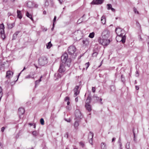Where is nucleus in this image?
Wrapping results in <instances>:
<instances>
[{
  "label": "nucleus",
  "mask_w": 149,
  "mask_h": 149,
  "mask_svg": "<svg viewBox=\"0 0 149 149\" xmlns=\"http://www.w3.org/2000/svg\"><path fill=\"white\" fill-rule=\"evenodd\" d=\"M61 61L62 63L60 64L58 70L59 73H56L54 74V76L57 77V78H61L63 75L62 73L65 71L66 68L64 66V64L68 68L70 67V65L71 59L70 58H68V55L67 53H65L62 56Z\"/></svg>",
  "instance_id": "f257e3e1"
},
{
  "label": "nucleus",
  "mask_w": 149,
  "mask_h": 149,
  "mask_svg": "<svg viewBox=\"0 0 149 149\" xmlns=\"http://www.w3.org/2000/svg\"><path fill=\"white\" fill-rule=\"evenodd\" d=\"M39 64L40 65L43 66L48 63L47 58L45 56H41L38 60Z\"/></svg>",
  "instance_id": "f03ea898"
},
{
  "label": "nucleus",
  "mask_w": 149,
  "mask_h": 149,
  "mask_svg": "<svg viewBox=\"0 0 149 149\" xmlns=\"http://www.w3.org/2000/svg\"><path fill=\"white\" fill-rule=\"evenodd\" d=\"M110 31L107 29H105L102 33V38H108L110 37Z\"/></svg>",
  "instance_id": "7ed1b4c3"
},
{
  "label": "nucleus",
  "mask_w": 149,
  "mask_h": 149,
  "mask_svg": "<svg viewBox=\"0 0 149 149\" xmlns=\"http://www.w3.org/2000/svg\"><path fill=\"white\" fill-rule=\"evenodd\" d=\"M68 53L69 55H73L76 51V49L75 47L74 46H70L68 49Z\"/></svg>",
  "instance_id": "20e7f679"
},
{
  "label": "nucleus",
  "mask_w": 149,
  "mask_h": 149,
  "mask_svg": "<svg viewBox=\"0 0 149 149\" xmlns=\"http://www.w3.org/2000/svg\"><path fill=\"white\" fill-rule=\"evenodd\" d=\"M75 116L77 118L81 119L83 118V116L82 115L80 111L77 109L75 111Z\"/></svg>",
  "instance_id": "39448f33"
},
{
  "label": "nucleus",
  "mask_w": 149,
  "mask_h": 149,
  "mask_svg": "<svg viewBox=\"0 0 149 149\" xmlns=\"http://www.w3.org/2000/svg\"><path fill=\"white\" fill-rule=\"evenodd\" d=\"M110 42V40L108 38H102L101 44L104 46H107L109 45Z\"/></svg>",
  "instance_id": "423d86ee"
},
{
  "label": "nucleus",
  "mask_w": 149,
  "mask_h": 149,
  "mask_svg": "<svg viewBox=\"0 0 149 149\" xmlns=\"http://www.w3.org/2000/svg\"><path fill=\"white\" fill-rule=\"evenodd\" d=\"M75 34L77 36L78 39L80 40L82 38L83 35L82 31L79 30H77L74 32ZM77 37H76V38Z\"/></svg>",
  "instance_id": "0eeeda50"
},
{
  "label": "nucleus",
  "mask_w": 149,
  "mask_h": 149,
  "mask_svg": "<svg viewBox=\"0 0 149 149\" xmlns=\"http://www.w3.org/2000/svg\"><path fill=\"white\" fill-rule=\"evenodd\" d=\"M79 86H75L74 91V97H75L79 93Z\"/></svg>",
  "instance_id": "6e6552de"
},
{
  "label": "nucleus",
  "mask_w": 149,
  "mask_h": 149,
  "mask_svg": "<svg viewBox=\"0 0 149 149\" xmlns=\"http://www.w3.org/2000/svg\"><path fill=\"white\" fill-rule=\"evenodd\" d=\"M93 136V132H90L88 135V139H89V142L91 144H92V139Z\"/></svg>",
  "instance_id": "1a4fd4ad"
},
{
  "label": "nucleus",
  "mask_w": 149,
  "mask_h": 149,
  "mask_svg": "<svg viewBox=\"0 0 149 149\" xmlns=\"http://www.w3.org/2000/svg\"><path fill=\"white\" fill-rule=\"evenodd\" d=\"M25 112L24 109V108L21 107L19 108L18 109V114L19 117H20L22 115H23Z\"/></svg>",
  "instance_id": "9d476101"
},
{
  "label": "nucleus",
  "mask_w": 149,
  "mask_h": 149,
  "mask_svg": "<svg viewBox=\"0 0 149 149\" xmlns=\"http://www.w3.org/2000/svg\"><path fill=\"white\" fill-rule=\"evenodd\" d=\"M103 2V0H94L92 3L95 4H99L102 3Z\"/></svg>",
  "instance_id": "9b49d317"
},
{
  "label": "nucleus",
  "mask_w": 149,
  "mask_h": 149,
  "mask_svg": "<svg viewBox=\"0 0 149 149\" xmlns=\"http://www.w3.org/2000/svg\"><path fill=\"white\" fill-rule=\"evenodd\" d=\"M27 6L29 8H32L34 7V3L31 1L28 2L27 3Z\"/></svg>",
  "instance_id": "f8f14e48"
},
{
  "label": "nucleus",
  "mask_w": 149,
  "mask_h": 149,
  "mask_svg": "<svg viewBox=\"0 0 149 149\" xmlns=\"http://www.w3.org/2000/svg\"><path fill=\"white\" fill-rule=\"evenodd\" d=\"M13 72L10 71H8L6 72V77L8 78H9L11 76H12Z\"/></svg>",
  "instance_id": "ddd939ff"
},
{
  "label": "nucleus",
  "mask_w": 149,
  "mask_h": 149,
  "mask_svg": "<svg viewBox=\"0 0 149 149\" xmlns=\"http://www.w3.org/2000/svg\"><path fill=\"white\" fill-rule=\"evenodd\" d=\"M119 36L121 38V41H122L123 43H124L125 42V40H126V36L125 35L123 36L122 34H120Z\"/></svg>",
  "instance_id": "4468645a"
},
{
  "label": "nucleus",
  "mask_w": 149,
  "mask_h": 149,
  "mask_svg": "<svg viewBox=\"0 0 149 149\" xmlns=\"http://www.w3.org/2000/svg\"><path fill=\"white\" fill-rule=\"evenodd\" d=\"M101 149H107V146L106 144L104 142H102L101 144Z\"/></svg>",
  "instance_id": "2eb2a0df"
},
{
  "label": "nucleus",
  "mask_w": 149,
  "mask_h": 149,
  "mask_svg": "<svg viewBox=\"0 0 149 149\" xmlns=\"http://www.w3.org/2000/svg\"><path fill=\"white\" fill-rule=\"evenodd\" d=\"M85 107L88 111H90L92 110L91 106L90 104H85Z\"/></svg>",
  "instance_id": "dca6fc26"
},
{
  "label": "nucleus",
  "mask_w": 149,
  "mask_h": 149,
  "mask_svg": "<svg viewBox=\"0 0 149 149\" xmlns=\"http://www.w3.org/2000/svg\"><path fill=\"white\" fill-rule=\"evenodd\" d=\"M82 42L84 45L85 46H87L89 44V42L88 39H84L83 41Z\"/></svg>",
  "instance_id": "f3484780"
},
{
  "label": "nucleus",
  "mask_w": 149,
  "mask_h": 149,
  "mask_svg": "<svg viewBox=\"0 0 149 149\" xmlns=\"http://www.w3.org/2000/svg\"><path fill=\"white\" fill-rule=\"evenodd\" d=\"M7 25L8 29H11L14 27V26H15V24L14 23L11 24L9 23Z\"/></svg>",
  "instance_id": "a211bd4d"
},
{
  "label": "nucleus",
  "mask_w": 149,
  "mask_h": 149,
  "mask_svg": "<svg viewBox=\"0 0 149 149\" xmlns=\"http://www.w3.org/2000/svg\"><path fill=\"white\" fill-rule=\"evenodd\" d=\"M5 32L3 31H1L0 32V34L1 35V38L3 40L5 38V36L4 34Z\"/></svg>",
  "instance_id": "6ab92c4d"
},
{
  "label": "nucleus",
  "mask_w": 149,
  "mask_h": 149,
  "mask_svg": "<svg viewBox=\"0 0 149 149\" xmlns=\"http://www.w3.org/2000/svg\"><path fill=\"white\" fill-rule=\"evenodd\" d=\"M17 16L18 18L20 19H21L22 17V15L21 13V11L19 10L17 11Z\"/></svg>",
  "instance_id": "aec40b11"
},
{
  "label": "nucleus",
  "mask_w": 149,
  "mask_h": 149,
  "mask_svg": "<svg viewBox=\"0 0 149 149\" xmlns=\"http://www.w3.org/2000/svg\"><path fill=\"white\" fill-rule=\"evenodd\" d=\"M106 18L104 16H102L101 18V23L103 24H104L106 22Z\"/></svg>",
  "instance_id": "412c9836"
},
{
  "label": "nucleus",
  "mask_w": 149,
  "mask_h": 149,
  "mask_svg": "<svg viewBox=\"0 0 149 149\" xmlns=\"http://www.w3.org/2000/svg\"><path fill=\"white\" fill-rule=\"evenodd\" d=\"M79 121L78 120H76L74 124V127L76 129H78V126L79 125Z\"/></svg>",
  "instance_id": "4be33fe9"
},
{
  "label": "nucleus",
  "mask_w": 149,
  "mask_h": 149,
  "mask_svg": "<svg viewBox=\"0 0 149 149\" xmlns=\"http://www.w3.org/2000/svg\"><path fill=\"white\" fill-rule=\"evenodd\" d=\"M19 31H17L13 34V40H15L17 38V36L19 33Z\"/></svg>",
  "instance_id": "5701e85b"
},
{
  "label": "nucleus",
  "mask_w": 149,
  "mask_h": 149,
  "mask_svg": "<svg viewBox=\"0 0 149 149\" xmlns=\"http://www.w3.org/2000/svg\"><path fill=\"white\" fill-rule=\"evenodd\" d=\"M91 100V97L90 96H88L87 99L85 104H89Z\"/></svg>",
  "instance_id": "b1692460"
},
{
  "label": "nucleus",
  "mask_w": 149,
  "mask_h": 149,
  "mask_svg": "<svg viewBox=\"0 0 149 149\" xmlns=\"http://www.w3.org/2000/svg\"><path fill=\"white\" fill-rule=\"evenodd\" d=\"M26 15L27 17L30 18L32 21H33V19L31 15L30 14L28 11L26 12Z\"/></svg>",
  "instance_id": "393cba45"
},
{
  "label": "nucleus",
  "mask_w": 149,
  "mask_h": 149,
  "mask_svg": "<svg viewBox=\"0 0 149 149\" xmlns=\"http://www.w3.org/2000/svg\"><path fill=\"white\" fill-rule=\"evenodd\" d=\"M4 26L3 23L0 24V32L1 31H4Z\"/></svg>",
  "instance_id": "a878e982"
},
{
  "label": "nucleus",
  "mask_w": 149,
  "mask_h": 149,
  "mask_svg": "<svg viewBox=\"0 0 149 149\" xmlns=\"http://www.w3.org/2000/svg\"><path fill=\"white\" fill-rule=\"evenodd\" d=\"M52 46V45L51 43V42H49L47 44H46L47 48V49H49Z\"/></svg>",
  "instance_id": "bb28decb"
},
{
  "label": "nucleus",
  "mask_w": 149,
  "mask_h": 149,
  "mask_svg": "<svg viewBox=\"0 0 149 149\" xmlns=\"http://www.w3.org/2000/svg\"><path fill=\"white\" fill-rule=\"evenodd\" d=\"M110 89L112 92H113L115 91L116 90V88L114 86L111 85L110 86Z\"/></svg>",
  "instance_id": "cd10ccee"
},
{
  "label": "nucleus",
  "mask_w": 149,
  "mask_h": 149,
  "mask_svg": "<svg viewBox=\"0 0 149 149\" xmlns=\"http://www.w3.org/2000/svg\"><path fill=\"white\" fill-rule=\"evenodd\" d=\"M32 134L33 136L34 137L36 136L38 134V132L36 131H33Z\"/></svg>",
  "instance_id": "c85d7f7f"
},
{
  "label": "nucleus",
  "mask_w": 149,
  "mask_h": 149,
  "mask_svg": "<svg viewBox=\"0 0 149 149\" xmlns=\"http://www.w3.org/2000/svg\"><path fill=\"white\" fill-rule=\"evenodd\" d=\"M36 73L35 72H31L29 74L31 75V77H32V79H34V75Z\"/></svg>",
  "instance_id": "c756f323"
},
{
  "label": "nucleus",
  "mask_w": 149,
  "mask_h": 149,
  "mask_svg": "<svg viewBox=\"0 0 149 149\" xmlns=\"http://www.w3.org/2000/svg\"><path fill=\"white\" fill-rule=\"evenodd\" d=\"M94 34L95 33L93 32L90 33L89 35V37L91 38H93L94 37Z\"/></svg>",
  "instance_id": "7c9ffc66"
},
{
  "label": "nucleus",
  "mask_w": 149,
  "mask_h": 149,
  "mask_svg": "<svg viewBox=\"0 0 149 149\" xmlns=\"http://www.w3.org/2000/svg\"><path fill=\"white\" fill-rule=\"evenodd\" d=\"M118 143L119 144V146L120 147H121L122 146V143L121 142V139L120 138V137L118 139Z\"/></svg>",
  "instance_id": "2f4dec72"
},
{
  "label": "nucleus",
  "mask_w": 149,
  "mask_h": 149,
  "mask_svg": "<svg viewBox=\"0 0 149 149\" xmlns=\"http://www.w3.org/2000/svg\"><path fill=\"white\" fill-rule=\"evenodd\" d=\"M107 6L108 7V10H110L111 9V8H112V6L111 4H108L107 5Z\"/></svg>",
  "instance_id": "473e14b6"
},
{
  "label": "nucleus",
  "mask_w": 149,
  "mask_h": 149,
  "mask_svg": "<svg viewBox=\"0 0 149 149\" xmlns=\"http://www.w3.org/2000/svg\"><path fill=\"white\" fill-rule=\"evenodd\" d=\"M134 128H133V133L134 136V141L135 142H136V139L135 138V134L134 132Z\"/></svg>",
  "instance_id": "72a5a7b5"
},
{
  "label": "nucleus",
  "mask_w": 149,
  "mask_h": 149,
  "mask_svg": "<svg viewBox=\"0 0 149 149\" xmlns=\"http://www.w3.org/2000/svg\"><path fill=\"white\" fill-rule=\"evenodd\" d=\"M126 148L127 149H130V143L127 142L126 145Z\"/></svg>",
  "instance_id": "f704fd0d"
},
{
  "label": "nucleus",
  "mask_w": 149,
  "mask_h": 149,
  "mask_svg": "<svg viewBox=\"0 0 149 149\" xmlns=\"http://www.w3.org/2000/svg\"><path fill=\"white\" fill-rule=\"evenodd\" d=\"M40 123L42 125H44V119L42 118H41L40 119Z\"/></svg>",
  "instance_id": "c9c22d12"
},
{
  "label": "nucleus",
  "mask_w": 149,
  "mask_h": 149,
  "mask_svg": "<svg viewBox=\"0 0 149 149\" xmlns=\"http://www.w3.org/2000/svg\"><path fill=\"white\" fill-rule=\"evenodd\" d=\"M97 54L98 53L97 52H94L92 54V56L93 57H96Z\"/></svg>",
  "instance_id": "e433bc0d"
},
{
  "label": "nucleus",
  "mask_w": 149,
  "mask_h": 149,
  "mask_svg": "<svg viewBox=\"0 0 149 149\" xmlns=\"http://www.w3.org/2000/svg\"><path fill=\"white\" fill-rule=\"evenodd\" d=\"M4 67V64H2L0 65V70H1L2 69H3Z\"/></svg>",
  "instance_id": "4c0bfd02"
},
{
  "label": "nucleus",
  "mask_w": 149,
  "mask_h": 149,
  "mask_svg": "<svg viewBox=\"0 0 149 149\" xmlns=\"http://www.w3.org/2000/svg\"><path fill=\"white\" fill-rule=\"evenodd\" d=\"M40 81H39L38 80H36V81L35 82V87H36L37 85H38L39 83H40Z\"/></svg>",
  "instance_id": "58836bf2"
},
{
  "label": "nucleus",
  "mask_w": 149,
  "mask_h": 149,
  "mask_svg": "<svg viewBox=\"0 0 149 149\" xmlns=\"http://www.w3.org/2000/svg\"><path fill=\"white\" fill-rule=\"evenodd\" d=\"M31 75H30V74H29L28 75L26 76L25 77L26 79H29V78H32V77H31Z\"/></svg>",
  "instance_id": "ea45409f"
},
{
  "label": "nucleus",
  "mask_w": 149,
  "mask_h": 149,
  "mask_svg": "<svg viewBox=\"0 0 149 149\" xmlns=\"http://www.w3.org/2000/svg\"><path fill=\"white\" fill-rule=\"evenodd\" d=\"M49 5V3L48 1H45V6H48Z\"/></svg>",
  "instance_id": "a19ab883"
},
{
  "label": "nucleus",
  "mask_w": 149,
  "mask_h": 149,
  "mask_svg": "<svg viewBox=\"0 0 149 149\" xmlns=\"http://www.w3.org/2000/svg\"><path fill=\"white\" fill-rule=\"evenodd\" d=\"M64 137H66L67 139L68 138V132H66L64 135Z\"/></svg>",
  "instance_id": "79ce46f5"
},
{
  "label": "nucleus",
  "mask_w": 149,
  "mask_h": 149,
  "mask_svg": "<svg viewBox=\"0 0 149 149\" xmlns=\"http://www.w3.org/2000/svg\"><path fill=\"white\" fill-rule=\"evenodd\" d=\"M136 24L138 27H139V28H141V25L138 22H136Z\"/></svg>",
  "instance_id": "37998d69"
},
{
  "label": "nucleus",
  "mask_w": 149,
  "mask_h": 149,
  "mask_svg": "<svg viewBox=\"0 0 149 149\" xmlns=\"http://www.w3.org/2000/svg\"><path fill=\"white\" fill-rule=\"evenodd\" d=\"M85 65L86 66V69H87L89 65V62L85 64Z\"/></svg>",
  "instance_id": "c03bdc74"
},
{
  "label": "nucleus",
  "mask_w": 149,
  "mask_h": 149,
  "mask_svg": "<svg viewBox=\"0 0 149 149\" xmlns=\"http://www.w3.org/2000/svg\"><path fill=\"white\" fill-rule=\"evenodd\" d=\"M121 81L122 82H124L125 81V78L124 77H123V75H121Z\"/></svg>",
  "instance_id": "a18cd8bd"
},
{
  "label": "nucleus",
  "mask_w": 149,
  "mask_h": 149,
  "mask_svg": "<svg viewBox=\"0 0 149 149\" xmlns=\"http://www.w3.org/2000/svg\"><path fill=\"white\" fill-rule=\"evenodd\" d=\"M134 11L135 13H136L137 14H139L138 11H137V10L136 8H134Z\"/></svg>",
  "instance_id": "49530a36"
},
{
  "label": "nucleus",
  "mask_w": 149,
  "mask_h": 149,
  "mask_svg": "<svg viewBox=\"0 0 149 149\" xmlns=\"http://www.w3.org/2000/svg\"><path fill=\"white\" fill-rule=\"evenodd\" d=\"M69 97H66L65 98V101H69Z\"/></svg>",
  "instance_id": "de8ad7c7"
},
{
  "label": "nucleus",
  "mask_w": 149,
  "mask_h": 149,
  "mask_svg": "<svg viewBox=\"0 0 149 149\" xmlns=\"http://www.w3.org/2000/svg\"><path fill=\"white\" fill-rule=\"evenodd\" d=\"M93 98H94L95 99V98L96 100H98L99 99V97H97L96 96H95V95L94 96H93Z\"/></svg>",
  "instance_id": "09e8293b"
},
{
  "label": "nucleus",
  "mask_w": 149,
  "mask_h": 149,
  "mask_svg": "<svg viewBox=\"0 0 149 149\" xmlns=\"http://www.w3.org/2000/svg\"><path fill=\"white\" fill-rule=\"evenodd\" d=\"M92 92L93 93L95 92V88L94 87H93L92 88Z\"/></svg>",
  "instance_id": "8fccbe9b"
},
{
  "label": "nucleus",
  "mask_w": 149,
  "mask_h": 149,
  "mask_svg": "<svg viewBox=\"0 0 149 149\" xmlns=\"http://www.w3.org/2000/svg\"><path fill=\"white\" fill-rule=\"evenodd\" d=\"M5 128L4 127H3L1 128V131L2 132H3Z\"/></svg>",
  "instance_id": "3c124183"
},
{
  "label": "nucleus",
  "mask_w": 149,
  "mask_h": 149,
  "mask_svg": "<svg viewBox=\"0 0 149 149\" xmlns=\"http://www.w3.org/2000/svg\"><path fill=\"white\" fill-rule=\"evenodd\" d=\"M60 3V4H62L63 2V0H58Z\"/></svg>",
  "instance_id": "603ef678"
},
{
  "label": "nucleus",
  "mask_w": 149,
  "mask_h": 149,
  "mask_svg": "<svg viewBox=\"0 0 149 149\" xmlns=\"http://www.w3.org/2000/svg\"><path fill=\"white\" fill-rule=\"evenodd\" d=\"M65 120L68 122H70V118H68V119H65Z\"/></svg>",
  "instance_id": "864d4df0"
},
{
  "label": "nucleus",
  "mask_w": 149,
  "mask_h": 149,
  "mask_svg": "<svg viewBox=\"0 0 149 149\" xmlns=\"http://www.w3.org/2000/svg\"><path fill=\"white\" fill-rule=\"evenodd\" d=\"M79 143L80 145L82 146V147H83L84 146V144L83 142H80Z\"/></svg>",
  "instance_id": "5fc2aeb1"
},
{
  "label": "nucleus",
  "mask_w": 149,
  "mask_h": 149,
  "mask_svg": "<svg viewBox=\"0 0 149 149\" xmlns=\"http://www.w3.org/2000/svg\"><path fill=\"white\" fill-rule=\"evenodd\" d=\"M56 16H55L54 17V19H53V23H54V22H55V21H56Z\"/></svg>",
  "instance_id": "6e6d98bb"
},
{
  "label": "nucleus",
  "mask_w": 149,
  "mask_h": 149,
  "mask_svg": "<svg viewBox=\"0 0 149 149\" xmlns=\"http://www.w3.org/2000/svg\"><path fill=\"white\" fill-rule=\"evenodd\" d=\"M42 76H41L40 77V79H39L38 80L40 82L41 81V78H42Z\"/></svg>",
  "instance_id": "4d7b16f0"
},
{
  "label": "nucleus",
  "mask_w": 149,
  "mask_h": 149,
  "mask_svg": "<svg viewBox=\"0 0 149 149\" xmlns=\"http://www.w3.org/2000/svg\"><path fill=\"white\" fill-rule=\"evenodd\" d=\"M54 23H53V27H52V28L51 29V30H52V31H53V30L54 29Z\"/></svg>",
  "instance_id": "13d9d810"
},
{
  "label": "nucleus",
  "mask_w": 149,
  "mask_h": 149,
  "mask_svg": "<svg viewBox=\"0 0 149 149\" xmlns=\"http://www.w3.org/2000/svg\"><path fill=\"white\" fill-rule=\"evenodd\" d=\"M135 88H136V90H138L139 88V86H135Z\"/></svg>",
  "instance_id": "bf43d9fd"
},
{
  "label": "nucleus",
  "mask_w": 149,
  "mask_h": 149,
  "mask_svg": "<svg viewBox=\"0 0 149 149\" xmlns=\"http://www.w3.org/2000/svg\"><path fill=\"white\" fill-rule=\"evenodd\" d=\"M148 40V50L149 51V36Z\"/></svg>",
  "instance_id": "052dcab7"
},
{
  "label": "nucleus",
  "mask_w": 149,
  "mask_h": 149,
  "mask_svg": "<svg viewBox=\"0 0 149 149\" xmlns=\"http://www.w3.org/2000/svg\"><path fill=\"white\" fill-rule=\"evenodd\" d=\"M78 97H76L75 99V102H77L78 101Z\"/></svg>",
  "instance_id": "680f3d73"
},
{
  "label": "nucleus",
  "mask_w": 149,
  "mask_h": 149,
  "mask_svg": "<svg viewBox=\"0 0 149 149\" xmlns=\"http://www.w3.org/2000/svg\"><path fill=\"white\" fill-rule=\"evenodd\" d=\"M38 7V5L37 4H35L34 3V7L35 8H37Z\"/></svg>",
  "instance_id": "e2e57ef3"
},
{
  "label": "nucleus",
  "mask_w": 149,
  "mask_h": 149,
  "mask_svg": "<svg viewBox=\"0 0 149 149\" xmlns=\"http://www.w3.org/2000/svg\"><path fill=\"white\" fill-rule=\"evenodd\" d=\"M111 9L113 12H115V9L114 8H112Z\"/></svg>",
  "instance_id": "0e129e2a"
},
{
  "label": "nucleus",
  "mask_w": 149,
  "mask_h": 149,
  "mask_svg": "<svg viewBox=\"0 0 149 149\" xmlns=\"http://www.w3.org/2000/svg\"><path fill=\"white\" fill-rule=\"evenodd\" d=\"M7 15L8 17L10 16L11 15V13L10 12H8V13Z\"/></svg>",
  "instance_id": "69168bd1"
},
{
  "label": "nucleus",
  "mask_w": 149,
  "mask_h": 149,
  "mask_svg": "<svg viewBox=\"0 0 149 149\" xmlns=\"http://www.w3.org/2000/svg\"><path fill=\"white\" fill-rule=\"evenodd\" d=\"M34 124L33 123H29V125L30 126H32L34 125Z\"/></svg>",
  "instance_id": "338daca9"
},
{
  "label": "nucleus",
  "mask_w": 149,
  "mask_h": 149,
  "mask_svg": "<svg viewBox=\"0 0 149 149\" xmlns=\"http://www.w3.org/2000/svg\"><path fill=\"white\" fill-rule=\"evenodd\" d=\"M116 138H113L112 139V142H113L115 140Z\"/></svg>",
  "instance_id": "774afa93"
}]
</instances>
